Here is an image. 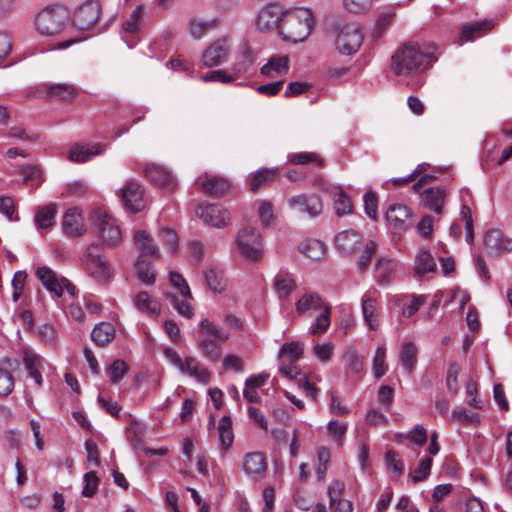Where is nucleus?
<instances>
[{
	"instance_id": "obj_26",
	"label": "nucleus",
	"mask_w": 512,
	"mask_h": 512,
	"mask_svg": "<svg viewBox=\"0 0 512 512\" xmlns=\"http://www.w3.org/2000/svg\"><path fill=\"white\" fill-rule=\"evenodd\" d=\"M418 348L413 342H404L399 355V361L408 374L413 373L417 364Z\"/></svg>"
},
{
	"instance_id": "obj_44",
	"label": "nucleus",
	"mask_w": 512,
	"mask_h": 512,
	"mask_svg": "<svg viewBox=\"0 0 512 512\" xmlns=\"http://www.w3.org/2000/svg\"><path fill=\"white\" fill-rule=\"evenodd\" d=\"M165 296L180 315L188 319L193 317V308L188 302L190 298H183L180 300L179 297L173 293H165Z\"/></svg>"
},
{
	"instance_id": "obj_28",
	"label": "nucleus",
	"mask_w": 512,
	"mask_h": 512,
	"mask_svg": "<svg viewBox=\"0 0 512 512\" xmlns=\"http://www.w3.org/2000/svg\"><path fill=\"white\" fill-rule=\"evenodd\" d=\"M298 250L307 258L318 261L325 255L326 246L319 240L308 239L299 245Z\"/></svg>"
},
{
	"instance_id": "obj_23",
	"label": "nucleus",
	"mask_w": 512,
	"mask_h": 512,
	"mask_svg": "<svg viewBox=\"0 0 512 512\" xmlns=\"http://www.w3.org/2000/svg\"><path fill=\"white\" fill-rule=\"evenodd\" d=\"M243 469L248 475H262L266 471V459L261 452L247 453L243 461Z\"/></svg>"
},
{
	"instance_id": "obj_36",
	"label": "nucleus",
	"mask_w": 512,
	"mask_h": 512,
	"mask_svg": "<svg viewBox=\"0 0 512 512\" xmlns=\"http://www.w3.org/2000/svg\"><path fill=\"white\" fill-rule=\"evenodd\" d=\"M277 177L276 169L263 168L253 174L250 178V189L251 191H257L258 189L272 183Z\"/></svg>"
},
{
	"instance_id": "obj_46",
	"label": "nucleus",
	"mask_w": 512,
	"mask_h": 512,
	"mask_svg": "<svg viewBox=\"0 0 512 512\" xmlns=\"http://www.w3.org/2000/svg\"><path fill=\"white\" fill-rule=\"evenodd\" d=\"M304 348L299 342L285 343L280 351L279 357L288 356L291 364H295L303 355Z\"/></svg>"
},
{
	"instance_id": "obj_14",
	"label": "nucleus",
	"mask_w": 512,
	"mask_h": 512,
	"mask_svg": "<svg viewBox=\"0 0 512 512\" xmlns=\"http://www.w3.org/2000/svg\"><path fill=\"white\" fill-rule=\"evenodd\" d=\"M386 219L398 231H406L413 225L412 212L404 204H393L386 212Z\"/></svg>"
},
{
	"instance_id": "obj_52",
	"label": "nucleus",
	"mask_w": 512,
	"mask_h": 512,
	"mask_svg": "<svg viewBox=\"0 0 512 512\" xmlns=\"http://www.w3.org/2000/svg\"><path fill=\"white\" fill-rule=\"evenodd\" d=\"M460 367L456 362L449 365L446 376V386L450 394L456 395L459 391L458 375Z\"/></svg>"
},
{
	"instance_id": "obj_55",
	"label": "nucleus",
	"mask_w": 512,
	"mask_h": 512,
	"mask_svg": "<svg viewBox=\"0 0 512 512\" xmlns=\"http://www.w3.org/2000/svg\"><path fill=\"white\" fill-rule=\"evenodd\" d=\"M27 277L28 274L26 271L21 270L15 272L11 283L13 288L12 299L14 302H17L21 297L26 284Z\"/></svg>"
},
{
	"instance_id": "obj_32",
	"label": "nucleus",
	"mask_w": 512,
	"mask_h": 512,
	"mask_svg": "<svg viewBox=\"0 0 512 512\" xmlns=\"http://www.w3.org/2000/svg\"><path fill=\"white\" fill-rule=\"evenodd\" d=\"M56 213L57 209L54 204L39 207L34 218L37 228L46 229L54 225Z\"/></svg>"
},
{
	"instance_id": "obj_8",
	"label": "nucleus",
	"mask_w": 512,
	"mask_h": 512,
	"mask_svg": "<svg viewBox=\"0 0 512 512\" xmlns=\"http://www.w3.org/2000/svg\"><path fill=\"white\" fill-rule=\"evenodd\" d=\"M195 213L204 223L216 228L225 227L230 220L229 212L219 204H199Z\"/></svg>"
},
{
	"instance_id": "obj_16",
	"label": "nucleus",
	"mask_w": 512,
	"mask_h": 512,
	"mask_svg": "<svg viewBox=\"0 0 512 512\" xmlns=\"http://www.w3.org/2000/svg\"><path fill=\"white\" fill-rule=\"evenodd\" d=\"M62 227L69 237H79L86 232L83 225V218L78 208H69L64 214Z\"/></svg>"
},
{
	"instance_id": "obj_7",
	"label": "nucleus",
	"mask_w": 512,
	"mask_h": 512,
	"mask_svg": "<svg viewBox=\"0 0 512 512\" xmlns=\"http://www.w3.org/2000/svg\"><path fill=\"white\" fill-rule=\"evenodd\" d=\"M100 13V3L97 0H87L76 9L73 23L76 28L87 30L97 23Z\"/></svg>"
},
{
	"instance_id": "obj_33",
	"label": "nucleus",
	"mask_w": 512,
	"mask_h": 512,
	"mask_svg": "<svg viewBox=\"0 0 512 512\" xmlns=\"http://www.w3.org/2000/svg\"><path fill=\"white\" fill-rule=\"evenodd\" d=\"M152 260L138 256L135 263L137 277L146 285H153L155 283V271L152 269Z\"/></svg>"
},
{
	"instance_id": "obj_5",
	"label": "nucleus",
	"mask_w": 512,
	"mask_h": 512,
	"mask_svg": "<svg viewBox=\"0 0 512 512\" xmlns=\"http://www.w3.org/2000/svg\"><path fill=\"white\" fill-rule=\"evenodd\" d=\"M89 219L107 245L115 246L120 242L121 231L115 224V220L105 211L96 209L90 214Z\"/></svg>"
},
{
	"instance_id": "obj_42",
	"label": "nucleus",
	"mask_w": 512,
	"mask_h": 512,
	"mask_svg": "<svg viewBox=\"0 0 512 512\" xmlns=\"http://www.w3.org/2000/svg\"><path fill=\"white\" fill-rule=\"evenodd\" d=\"M134 304L142 312L157 314L160 310L159 305L151 300L149 293L146 291H141L136 295Z\"/></svg>"
},
{
	"instance_id": "obj_34",
	"label": "nucleus",
	"mask_w": 512,
	"mask_h": 512,
	"mask_svg": "<svg viewBox=\"0 0 512 512\" xmlns=\"http://www.w3.org/2000/svg\"><path fill=\"white\" fill-rule=\"evenodd\" d=\"M273 286L278 297L280 299H285L290 296L297 285L295 280L291 278L287 273L279 272L274 278Z\"/></svg>"
},
{
	"instance_id": "obj_29",
	"label": "nucleus",
	"mask_w": 512,
	"mask_h": 512,
	"mask_svg": "<svg viewBox=\"0 0 512 512\" xmlns=\"http://www.w3.org/2000/svg\"><path fill=\"white\" fill-rule=\"evenodd\" d=\"M115 337V328L108 322L97 324L91 332L92 340L99 346H105Z\"/></svg>"
},
{
	"instance_id": "obj_13",
	"label": "nucleus",
	"mask_w": 512,
	"mask_h": 512,
	"mask_svg": "<svg viewBox=\"0 0 512 512\" xmlns=\"http://www.w3.org/2000/svg\"><path fill=\"white\" fill-rule=\"evenodd\" d=\"M229 45L226 38L217 39L202 55L203 65L206 67L219 66L225 62L229 55Z\"/></svg>"
},
{
	"instance_id": "obj_19",
	"label": "nucleus",
	"mask_w": 512,
	"mask_h": 512,
	"mask_svg": "<svg viewBox=\"0 0 512 512\" xmlns=\"http://www.w3.org/2000/svg\"><path fill=\"white\" fill-rule=\"evenodd\" d=\"M361 243V236L355 230H346L338 233L335 237L337 249L346 255H352L356 252Z\"/></svg>"
},
{
	"instance_id": "obj_58",
	"label": "nucleus",
	"mask_w": 512,
	"mask_h": 512,
	"mask_svg": "<svg viewBox=\"0 0 512 512\" xmlns=\"http://www.w3.org/2000/svg\"><path fill=\"white\" fill-rule=\"evenodd\" d=\"M375 253H376V243L374 241L370 240L365 244L364 250L362 251V254L358 261V269L361 272L366 271V269L370 265L372 257L375 255Z\"/></svg>"
},
{
	"instance_id": "obj_9",
	"label": "nucleus",
	"mask_w": 512,
	"mask_h": 512,
	"mask_svg": "<svg viewBox=\"0 0 512 512\" xmlns=\"http://www.w3.org/2000/svg\"><path fill=\"white\" fill-rule=\"evenodd\" d=\"M289 205L299 213H307L311 218L319 216L323 211V202L319 195L300 194L289 199Z\"/></svg>"
},
{
	"instance_id": "obj_2",
	"label": "nucleus",
	"mask_w": 512,
	"mask_h": 512,
	"mask_svg": "<svg viewBox=\"0 0 512 512\" xmlns=\"http://www.w3.org/2000/svg\"><path fill=\"white\" fill-rule=\"evenodd\" d=\"M279 35L284 41H304L314 26V15L308 8H294L282 13Z\"/></svg>"
},
{
	"instance_id": "obj_11",
	"label": "nucleus",
	"mask_w": 512,
	"mask_h": 512,
	"mask_svg": "<svg viewBox=\"0 0 512 512\" xmlns=\"http://www.w3.org/2000/svg\"><path fill=\"white\" fill-rule=\"evenodd\" d=\"M97 245H91L87 249V270L97 281H106L110 277V266L101 255L95 252Z\"/></svg>"
},
{
	"instance_id": "obj_50",
	"label": "nucleus",
	"mask_w": 512,
	"mask_h": 512,
	"mask_svg": "<svg viewBox=\"0 0 512 512\" xmlns=\"http://www.w3.org/2000/svg\"><path fill=\"white\" fill-rule=\"evenodd\" d=\"M432 463L433 459L430 456L422 458L411 477L412 482L418 483L424 481L430 475Z\"/></svg>"
},
{
	"instance_id": "obj_37",
	"label": "nucleus",
	"mask_w": 512,
	"mask_h": 512,
	"mask_svg": "<svg viewBox=\"0 0 512 512\" xmlns=\"http://www.w3.org/2000/svg\"><path fill=\"white\" fill-rule=\"evenodd\" d=\"M362 313L364 321L370 330L375 331L379 327L376 301L373 298L362 299Z\"/></svg>"
},
{
	"instance_id": "obj_25",
	"label": "nucleus",
	"mask_w": 512,
	"mask_h": 512,
	"mask_svg": "<svg viewBox=\"0 0 512 512\" xmlns=\"http://www.w3.org/2000/svg\"><path fill=\"white\" fill-rule=\"evenodd\" d=\"M23 361L29 376L35 382V386L40 388L43 384L42 374L40 371L43 365V359L36 354L26 353Z\"/></svg>"
},
{
	"instance_id": "obj_35",
	"label": "nucleus",
	"mask_w": 512,
	"mask_h": 512,
	"mask_svg": "<svg viewBox=\"0 0 512 512\" xmlns=\"http://www.w3.org/2000/svg\"><path fill=\"white\" fill-rule=\"evenodd\" d=\"M323 306L322 299L318 293H305L296 303V311L302 316L310 310H318Z\"/></svg>"
},
{
	"instance_id": "obj_61",
	"label": "nucleus",
	"mask_w": 512,
	"mask_h": 512,
	"mask_svg": "<svg viewBox=\"0 0 512 512\" xmlns=\"http://www.w3.org/2000/svg\"><path fill=\"white\" fill-rule=\"evenodd\" d=\"M478 385L476 381L470 379L466 383V394L468 397L469 406L475 409H483V401L477 398Z\"/></svg>"
},
{
	"instance_id": "obj_64",
	"label": "nucleus",
	"mask_w": 512,
	"mask_h": 512,
	"mask_svg": "<svg viewBox=\"0 0 512 512\" xmlns=\"http://www.w3.org/2000/svg\"><path fill=\"white\" fill-rule=\"evenodd\" d=\"M385 462L388 468H392L393 472L401 475L404 471V463L399 454L394 450H389L385 455Z\"/></svg>"
},
{
	"instance_id": "obj_51",
	"label": "nucleus",
	"mask_w": 512,
	"mask_h": 512,
	"mask_svg": "<svg viewBox=\"0 0 512 512\" xmlns=\"http://www.w3.org/2000/svg\"><path fill=\"white\" fill-rule=\"evenodd\" d=\"M184 363V372L189 373L191 376L200 381H207L209 373L207 370H199V362L194 357H187Z\"/></svg>"
},
{
	"instance_id": "obj_18",
	"label": "nucleus",
	"mask_w": 512,
	"mask_h": 512,
	"mask_svg": "<svg viewBox=\"0 0 512 512\" xmlns=\"http://www.w3.org/2000/svg\"><path fill=\"white\" fill-rule=\"evenodd\" d=\"M282 14L280 15V9L277 5H268L258 15L257 27L259 30H269L276 28L280 30Z\"/></svg>"
},
{
	"instance_id": "obj_4",
	"label": "nucleus",
	"mask_w": 512,
	"mask_h": 512,
	"mask_svg": "<svg viewBox=\"0 0 512 512\" xmlns=\"http://www.w3.org/2000/svg\"><path fill=\"white\" fill-rule=\"evenodd\" d=\"M237 247L242 257L250 261H258L263 255L262 238L253 227H244L238 232Z\"/></svg>"
},
{
	"instance_id": "obj_15",
	"label": "nucleus",
	"mask_w": 512,
	"mask_h": 512,
	"mask_svg": "<svg viewBox=\"0 0 512 512\" xmlns=\"http://www.w3.org/2000/svg\"><path fill=\"white\" fill-rule=\"evenodd\" d=\"M199 177L197 183L200 184L202 192L210 197L220 198L229 190V182L218 176Z\"/></svg>"
},
{
	"instance_id": "obj_41",
	"label": "nucleus",
	"mask_w": 512,
	"mask_h": 512,
	"mask_svg": "<svg viewBox=\"0 0 512 512\" xmlns=\"http://www.w3.org/2000/svg\"><path fill=\"white\" fill-rule=\"evenodd\" d=\"M288 161L296 165H304L308 163H316L320 167L324 165V159L314 152L290 153L288 155Z\"/></svg>"
},
{
	"instance_id": "obj_31",
	"label": "nucleus",
	"mask_w": 512,
	"mask_h": 512,
	"mask_svg": "<svg viewBox=\"0 0 512 512\" xmlns=\"http://www.w3.org/2000/svg\"><path fill=\"white\" fill-rule=\"evenodd\" d=\"M102 152L103 148L99 145H93L91 148H88L80 144H75L71 147L68 158L73 162H86L91 156L99 155Z\"/></svg>"
},
{
	"instance_id": "obj_45",
	"label": "nucleus",
	"mask_w": 512,
	"mask_h": 512,
	"mask_svg": "<svg viewBox=\"0 0 512 512\" xmlns=\"http://www.w3.org/2000/svg\"><path fill=\"white\" fill-rule=\"evenodd\" d=\"M334 208L336 215L339 217L352 213L353 206L351 200L342 189L334 196Z\"/></svg>"
},
{
	"instance_id": "obj_39",
	"label": "nucleus",
	"mask_w": 512,
	"mask_h": 512,
	"mask_svg": "<svg viewBox=\"0 0 512 512\" xmlns=\"http://www.w3.org/2000/svg\"><path fill=\"white\" fill-rule=\"evenodd\" d=\"M218 432L221 446L227 450L233 443L234 434L232 420L229 416H223L218 423Z\"/></svg>"
},
{
	"instance_id": "obj_62",
	"label": "nucleus",
	"mask_w": 512,
	"mask_h": 512,
	"mask_svg": "<svg viewBox=\"0 0 512 512\" xmlns=\"http://www.w3.org/2000/svg\"><path fill=\"white\" fill-rule=\"evenodd\" d=\"M161 241L165 245L170 253H175L178 248V237L175 231L170 228H163L160 231Z\"/></svg>"
},
{
	"instance_id": "obj_17",
	"label": "nucleus",
	"mask_w": 512,
	"mask_h": 512,
	"mask_svg": "<svg viewBox=\"0 0 512 512\" xmlns=\"http://www.w3.org/2000/svg\"><path fill=\"white\" fill-rule=\"evenodd\" d=\"M134 242L140 251L139 256L147 259H158L160 257L158 246L155 244L152 236L146 231H137L134 234Z\"/></svg>"
},
{
	"instance_id": "obj_24",
	"label": "nucleus",
	"mask_w": 512,
	"mask_h": 512,
	"mask_svg": "<svg viewBox=\"0 0 512 512\" xmlns=\"http://www.w3.org/2000/svg\"><path fill=\"white\" fill-rule=\"evenodd\" d=\"M146 178L161 187H173L174 177L163 167L152 165L145 169Z\"/></svg>"
},
{
	"instance_id": "obj_63",
	"label": "nucleus",
	"mask_w": 512,
	"mask_h": 512,
	"mask_svg": "<svg viewBox=\"0 0 512 512\" xmlns=\"http://www.w3.org/2000/svg\"><path fill=\"white\" fill-rule=\"evenodd\" d=\"M170 282L179 290L183 298H192L190 288L181 274L177 272H170Z\"/></svg>"
},
{
	"instance_id": "obj_6",
	"label": "nucleus",
	"mask_w": 512,
	"mask_h": 512,
	"mask_svg": "<svg viewBox=\"0 0 512 512\" xmlns=\"http://www.w3.org/2000/svg\"><path fill=\"white\" fill-rule=\"evenodd\" d=\"M363 41V34L356 23H346L339 29L336 47L340 53L351 55L356 53Z\"/></svg>"
},
{
	"instance_id": "obj_3",
	"label": "nucleus",
	"mask_w": 512,
	"mask_h": 512,
	"mask_svg": "<svg viewBox=\"0 0 512 512\" xmlns=\"http://www.w3.org/2000/svg\"><path fill=\"white\" fill-rule=\"evenodd\" d=\"M70 18L63 5H52L42 10L36 17V28L43 35H54L62 31Z\"/></svg>"
},
{
	"instance_id": "obj_60",
	"label": "nucleus",
	"mask_w": 512,
	"mask_h": 512,
	"mask_svg": "<svg viewBox=\"0 0 512 512\" xmlns=\"http://www.w3.org/2000/svg\"><path fill=\"white\" fill-rule=\"evenodd\" d=\"M14 377L6 369L0 368V397H6L13 391Z\"/></svg>"
},
{
	"instance_id": "obj_49",
	"label": "nucleus",
	"mask_w": 512,
	"mask_h": 512,
	"mask_svg": "<svg viewBox=\"0 0 512 512\" xmlns=\"http://www.w3.org/2000/svg\"><path fill=\"white\" fill-rule=\"evenodd\" d=\"M200 333L208 334L215 337L216 339L225 342L228 340L229 335L223 329L216 326L213 322L208 319H204L200 323Z\"/></svg>"
},
{
	"instance_id": "obj_12",
	"label": "nucleus",
	"mask_w": 512,
	"mask_h": 512,
	"mask_svg": "<svg viewBox=\"0 0 512 512\" xmlns=\"http://www.w3.org/2000/svg\"><path fill=\"white\" fill-rule=\"evenodd\" d=\"M42 88L52 101L71 103L79 96L78 88L67 83H44Z\"/></svg>"
},
{
	"instance_id": "obj_57",
	"label": "nucleus",
	"mask_w": 512,
	"mask_h": 512,
	"mask_svg": "<svg viewBox=\"0 0 512 512\" xmlns=\"http://www.w3.org/2000/svg\"><path fill=\"white\" fill-rule=\"evenodd\" d=\"M330 326V306L325 305L324 311L316 318L311 333L316 335L325 332Z\"/></svg>"
},
{
	"instance_id": "obj_27",
	"label": "nucleus",
	"mask_w": 512,
	"mask_h": 512,
	"mask_svg": "<svg viewBox=\"0 0 512 512\" xmlns=\"http://www.w3.org/2000/svg\"><path fill=\"white\" fill-rule=\"evenodd\" d=\"M492 27L493 24L490 21L475 22L471 25L463 26L459 33L460 41H472L476 37L490 31Z\"/></svg>"
},
{
	"instance_id": "obj_54",
	"label": "nucleus",
	"mask_w": 512,
	"mask_h": 512,
	"mask_svg": "<svg viewBox=\"0 0 512 512\" xmlns=\"http://www.w3.org/2000/svg\"><path fill=\"white\" fill-rule=\"evenodd\" d=\"M386 349L383 346L377 348L373 359V372L376 378H381L387 371L385 363Z\"/></svg>"
},
{
	"instance_id": "obj_48",
	"label": "nucleus",
	"mask_w": 512,
	"mask_h": 512,
	"mask_svg": "<svg viewBox=\"0 0 512 512\" xmlns=\"http://www.w3.org/2000/svg\"><path fill=\"white\" fill-rule=\"evenodd\" d=\"M129 432H130L129 440H130L132 447L135 450H137V449L143 450V448H145L143 446V442H144L146 427L140 423L134 422L131 424Z\"/></svg>"
},
{
	"instance_id": "obj_20",
	"label": "nucleus",
	"mask_w": 512,
	"mask_h": 512,
	"mask_svg": "<svg viewBox=\"0 0 512 512\" xmlns=\"http://www.w3.org/2000/svg\"><path fill=\"white\" fill-rule=\"evenodd\" d=\"M422 201L426 207L437 214L442 212V207L446 197V191L443 187H431L426 189L422 195Z\"/></svg>"
},
{
	"instance_id": "obj_40",
	"label": "nucleus",
	"mask_w": 512,
	"mask_h": 512,
	"mask_svg": "<svg viewBox=\"0 0 512 512\" xmlns=\"http://www.w3.org/2000/svg\"><path fill=\"white\" fill-rule=\"evenodd\" d=\"M202 354L211 362H217L222 354V347L212 339H202L198 343Z\"/></svg>"
},
{
	"instance_id": "obj_59",
	"label": "nucleus",
	"mask_w": 512,
	"mask_h": 512,
	"mask_svg": "<svg viewBox=\"0 0 512 512\" xmlns=\"http://www.w3.org/2000/svg\"><path fill=\"white\" fill-rule=\"evenodd\" d=\"M126 372L127 365L125 362L123 360L117 359L113 361L107 370V375L112 383H118Z\"/></svg>"
},
{
	"instance_id": "obj_53",
	"label": "nucleus",
	"mask_w": 512,
	"mask_h": 512,
	"mask_svg": "<svg viewBox=\"0 0 512 512\" xmlns=\"http://www.w3.org/2000/svg\"><path fill=\"white\" fill-rule=\"evenodd\" d=\"M395 13H384L379 15L375 28L372 33L374 40L379 39L385 33L387 28L392 24Z\"/></svg>"
},
{
	"instance_id": "obj_38",
	"label": "nucleus",
	"mask_w": 512,
	"mask_h": 512,
	"mask_svg": "<svg viewBox=\"0 0 512 512\" xmlns=\"http://www.w3.org/2000/svg\"><path fill=\"white\" fill-rule=\"evenodd\" d=\"M204 278L207 286L213 292L221 293L225 290L226 282L221 270L210 268L204 271Z\"/></svg>"
},
{
	"instance_id": "obj_43",
	"label": "nucleus",
	"mask_w": 512,
	"mask_h": 512,
	"mask_svg": "<svg viewBox=\"0 0 512 512\" xmlns=\"http://www.w3.org/2000/svg\"><path fill=\"white\" fill-rule=\"evenodd\" d=\"M436 263L429 251H421L416 257L415 271L417 274H425L434 271Z\"/></svg>"
},
{
	"instance_id": "obj_30",
	"label": "nucleus",
	"mask_w": 512,
	"mask_h": 512,
	"mask_svg": "<svg viewBox=\"0 0 512 512\" xmlns=\"http://www.w3.org/2000/svg\"><path fill=\"white\" fill-rule=\"evenodd\" d=\"M289 70V58L286 55L273 56L269 59L268 63L261 68V73L268 77H273V72L276 74H285Z\"/></svg>"
},
{
	"instance_id": "obj_21",
	"label": "nucleus",
	"mask_w": 512,
	"mask_h": 512,
	"mask_svg": "<svg viewBox=\"0 0 512 512\" xmlns=\"http://www.w3.org/2000/svg\"><path fill=\"white\" fill-rule=\"evenodd\" d=\"M36 276L47 290L54 293L57 297L62 296V285L54 271L46 266L39 267L36 270Z\"/></svg>"
},
{
	"instance_id": "obj_1",
	"label": "nucleus",
	"mask_w": 512,
	"mask_h": 512,
	"mask_svg": "<svg viewBox=\"0 0 512 512\" xmlns=\"http://www.w3.org/2000/svg\"><path fill=\"white\" fill-rule=\"evenodd\" d=\"M435 50L434 45L424 50L418 43L407 42L393 54L391 69L397 76H406L428 69L437 61L434 55Z\"/></svg>"
},
{
	"instance_id": "obj_22",
	"label": "nucleus",
	"mask_w": 512,
	"mask_h": 512,
	"mask_svg": "<svg viewBox=\"0 0 512 512\" xmlns=\"http://www.w3.org/2000/svg\"><path fill=\"white\" fill-rule=\"evenodd\" d=\"M143 10L144 9L142 6H137L129 18L122 24V37L130 48L135 45V41H130L127 35H134L139 32L141 20L143 17Z\"/></svg>"
},
{
	"instance_id": "obj_47",
	"label": "nucleus",
	"mask_w": 512,
	"mask_h": 512,
	"mask_svg": "<svg viewBox=\"0 0 512 512\" xmlns=\"http://www.w3.org/2000/svg\"><path fill=\"white\" fill-rule=\"evenodd\" d=\"M20 173L23 176V180L26 184H30L33 188L40 186L42 182V173L37 165L24 166Z\"/></svg>"
},
{
	"instance_id": "obj_56",
	"label": "nucleus",
	"mask_w": 512,
	"mask_h": 512,
	"mask_svg": "<svg viewBox=\"0 0 512 512\" xmlns=\"http://www.w3.org/2000/svg\"><path fill=\"white\" fill-rule=\"evenodd\" d=\"M99 481L100 480L95 471H89L85 473L82 495L85 497L94 496L97 492Z\"/></svg>"
},
{
	"instance_id": "obj_10",
	"label": "nucleus",
	"mask_w": 512,
	"mask_h": 512,
	"mask_svg": "<svg viewBox=\"0 0 512 512\" xmlns=\"http://www.w3.org/2000/svg\"><path fill=\"white\" fill-rule=\"evenodd\" d=\"M144 190L142 187L133 181L127 182V184L121 189V198L126 209L132 213H138L145 207Z\"/></svg>"
}]
</instances>
